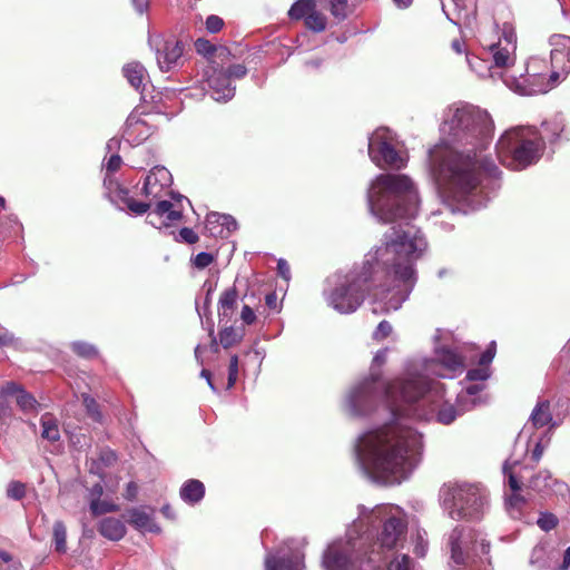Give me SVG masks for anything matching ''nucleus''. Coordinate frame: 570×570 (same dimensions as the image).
<instances>
[{
	"instance_id": "1",
	"label": "nucleus",
	"mask_w": 570,
	"mask_h": 570,
	"mask_svg": "<svg viewBox=\"0 0 570 570\" xmlns=\"http://www.w3.org/2000/svg\"><path fill=\"white\" fill-rule=\"evenodd\" d=\"M366 202L377 222L394 225L383 235L382 244L365 255L361 267L326 278L324 299L341 314L354 313L371 293L374 313L400 309L415 286L416 262L428 249L421 229L409 223L420 206L409 176L377 175L367 189Z\"/></svg>"
},
{
	"instance_id": "2",
	"label": "nucleus",
	"mask_w": 570,
	"mask_h": 570,
	"mask_svg": "<svg viewBox=\"0 0 570 570\" xmlns=\"http://www.w3.org/2000/svg\"><path fill=\"white\" fill-rule=\"evenodd\" d=\"M490 114L471 104L444 109L440 142L428 151V170L445 208L454 214L478 210L501 187V170L483 151L492 141Z\"/></svg>"
},
{
	"instance_id": "3",
	"label": "nucleus",
	"mask_w": 570,
	"mask_h": 570,
	"mask_svg": "<svg viewBox=\"0 0 570 570\" xmlns=\"http://www.w3.org/2000/svg\"><path fill=\"white\" fill-rule=\"evenodd\" d=\"M407 373L393 382L368 374L354 382L344 396V410L353 417L373 414L386 419L382 425L363 432L355 441L358 471L367 480L384 485L400 484L419 465L423 436L403 423Z\"/></svg>"
},
{
	"instance_id": "4",
	"label": "nucleus",
	"mask_w": 570,
	"mask_h": 570,
	"mask_svg": "<svg viewBox=\"0 0 570 570\" xmlns=\"http://www.w3.org/2000/svg\"><path fill=\"white\" fill-rule=\"evenodd\" d=\"M448 336L441 330L434 336L433 358H423L412 364L407 370V383L403 404V423L410 425V421H430L449 425L461 412L456 404L444 400L445 384L431 376L453 379L464 371V358L456 346H449L442 341Z\"/></svg>"
},
{
	"instance_id": "5",
	"label": "nucleus",
	"mask_w": 570,
	"mask_h": 570,
	"mask_svg": "<svg viewBox=\"0 0 570 570\" xmlns=\"http://www.w3.org/2000/svg\"><path fill=\"white\" fill-rule=\"evenodd\" d=\"M353 523H358V535L365 532L370 534L363 542L370 552L367 564L373 570L375 562L381 560V551H391L403 546L407 529L405 512L399 507L386 504L372 510L358 505V518Z\"/></svg>"
},
{
	"instance_id": "6",
	"label": "nucleus",
	"mask_w": 570,
	"mask_h": 570,
	"mask_svg": "<svg viewBox=\"0 0 570 570\" xmlns=\"http://www.w3.org/2000/svg\"><path fill=\"white\" fill-rule=\"evenodd\" d=\"M495 150L503 166L522 170L540 160L544 151V142L538 128L517 126L501 135Z\"/></svg>"
},
{
	"instance_id": "7",
	"label": "nucleus",
	"mask_w": 570,
	"mask_h": 570,
	"mask_svg": "<svg viewBox=\"0 0 570 570\" xmlns=\"http://www.w3.org/2000/svg\"><path fill=\"white\" fill-rule=\"evenodd\" d=\"M444 512L455 521H478L485 513L488 494L478 483L454 481L444 483L439 491Z\"/></svg>"
},
{
	"instance_id": "8",
	"label": "nucleus",
	"mask_w": 570,
	"mask_h": 570,
	"mask_svg": "<svg viewBox=\"0 0 570 570\" xmlns=\"http://www.w3.org/2000/svg\"><path fill=\"white\" fill-rule=\"evenodd\" d=\"M358 523H352L345 537L328 542L321 557L323 570H370L367 564L368 550L363 541L370 538L368 532L357 534Z\"/></svg>"
},
{
	"instance_id": "9",
	"label": "nucleus",
	"mask_w": 570,
	"mask_h": 570,
	"mask_svg": "<svg viewBox=\"0 0 570 570\" xmlns=\"http://www.w3.org/2000/svg\"><path fill=\"white\" fill-rule=\"evenodd\" d=\"M446 546L454 563L453 570H490V544L472 530L455 527L448 537Z\"/></svg>"
},
{
	"instance_id": "10",
	"label": "nucleus",
	"mask_w": 570,
	"mask_h": 570,
	"mask_svg": "<svg viewBox=\"0 0 570 570\" xmlns=\"http://www.w3.org/2000/svg\"><path fill=\"white\" fill-rule=\"evenodd\" d=\"M559 82V72L549 71L543 59L531 58L527 65L525 73L521 70L504 78V85L521 96L546 94Z\"/></svg>"
},
{
	"instance_id": "11",
	"label": "nucleus",
	"mask_w": 570,
	"mask_h": 570,
	"mask_svg": "<svg viewBox=\"0 0 570 570\" xmlns=\"http://www.w3.org/2000/svg\"><path fill=\"white\" fill-rule=\"evenodd\" d=\"M397 146V137L392 130L379 128L368 137V156L381 168L400 169L405 166L406 158Z\"/></svg>"
},
{
	"instance_id": "12",
	"label": "nucleus",
	"mask_w": 570,
	"mask_h": 570,
	"mask_svg": "<svg viewBox=\"0 0 570 570\" xmlns=\"http://www.w3.org/2000/svg\"><path fill=\"white\" fill-rule=\"evenodd\" d=\"M515 50H517V35L514 29L504 23L502 28V36L498 42L489 46V55L492 58L493 66L498 71H507L508 76L513 75L510 68L515 62Z\"/></svg>"
},
{
	"instance_id": "13",
	"label": "nucleus",
	"mask_w": 570,
	"mask_h": 570,
	"mask_svg": "<svg viewBox=\"0 0 570 570\" xmlns=\"http://www.w3.org/2000/svg\"><path fill=\"white\" fill-rule=\"evenodd\" d=\"M171 184L173 176L170 171L164 166H155L145 178L142 194L150 202L170 195L171 198L177 202L185 200L190 204L188 198L180 194H174L173 190H170Z\"/></svg>"
},
{
	"instance_id": "14",
	"label": "nucleus",
	"mask_w": 570,
	"mask_h": 570,
	"mask_svg": "<svg viewBox=\"0 0 570 570\" xmlns=\"http://www.w3.org/2000/svg\"><path fill=\"white\" fill-rule=\"evenodd\" d=\"M264 564L266 570H303L304 554L285 542L278 549L267 551Z\"/></svg>"
},
{
	"instance_id": "15",
	"label": "nucleus",
	"mask_w": 570,
	"mask_h": 570,
	"mask_svg": "<svg viewBox=\"0 0 570 570\" xmlns=\"http://www.w3.org/2000/svg\"><path fill=\"white\" fill-rule=\"evenodd\" d=\"M541 139L544 146L556 149L570 141V128L562 114H556L541 124Z\"/></svg>"
},
{
	"instance_id": "16",
	"label": "nucleus",
	"mask_w": 570,
	"mask_h": 570,
	"mask_svg": "<svg viewBox=\"0 0 570 570\" xmlns=\"http://www.w3.org/2000/svg\"><path fill=\"white\" fill-rule=\"evenodd\" d=\"M207 83L209 95L215 101L226 102L235 96L236 87L232 85L224 68H212L207 71Z\"/></svg>"
},
{
	"instance_id": "17",
	"label": "nucleus",
	"mask_w": 570,
	"mask_h": 570,
	"mask_svg": "<svg viewBox=\"0 0 570 570\" xmlns=\"http://www.w3.org/2000/svg\"><path fill=\"white\" fill-rule=\"evenodd\" d=\"M184 46L180 41L168 39L156 49V59L161 71L167 72L183 65Z\"/></svg>"
},
{
	"instance_id": "18",
	"label": "nucleus",
	"mask_w": 570,
	"mask_h": 570,
	"mask_svg": "<svg viewBox=\"0 0 570 570\" xmlns=\"http://www.w3.org/2000/svg\"><path fill=\"white\" fill-rule=\"evenodd\" d=\"M175 203L164 199L163 197L159 199H153L156 203V206L153 212H150L147 216L148 224L154 227L160 228L163 225H166L161 219L165 217L168 222H177L180 220L183 216V208L180 206L181 202H177L173 199Z\"/></svg>"
},
{
	"instance_id": "19",
	"label": "nucleus",
	"mask_w": 570,
	"mask_h": 570,
	"mask_svg": "<svg viewBox=\"0 0 570 570\" xmlns=\"http://www.w3.org/2000/svg\"><path fill=\"white\" fill-rule=\"evenodd\" d=\"M236 219L227 214L212 212L206 216L205 228L209 236L226 238L237 229Z\"/></svg>"
},
{
	"instance_id": "20",
	"label": "nucleus",
	"mask_w": 570,
	"mask_h": 570,
	"mask_svg": "<svg viewBox=\"0 0 570 570\" xmlns=\"http://www.w3.org/2000/svg\"><path fill=\"white\" fill-rule=\"evenodd\" d=\"M442 2V10L446 18L455 26L471 24L475 20V0H451L453 11H449L444 0Z\"/></svg>"
},
{
	"instance_id": "21",
	"label": "nucleus",
	"mask_w": 570,
	"mask_h": 570,
	"mask_svg": "<svg viewBox=\"0 0 570 570\" xmlns=\"http://www.w3.org/2000/svg\"><path fill=\"white\" fill-rule=\"evenodd\" d=\"M370 570H373L371 566ZM374 570H415L414 560L397 549L381 551V560L375 562Z\"/></svg>"
},
{
	"instance_id": "22",
	"label": "nucleus",
	"mask_w": 570,
	"mask_h": 570,
	"mask_svg": "<svg viewBox=\"0 0 570 570\" xmlns=\"http://www.w3.org/2000/svg\"><path fill=\"white\" fill-rule=\"evenodd\" d=\"M153 132V127L140 118V116L132 112L125 122L122 137L129 144L140 145L150 137Z\"/></svg>"
},
{
	"instance_id": "23",
	"label": "nucleus",
	"mask_w": 570,
	"mask_h": 570,
	"mask_svg": "<svg viewBox=\"0 0 570 570\" xmlns=\"http://www.w3.org/2000/svg\"><path fill=\"white\" fill-rule=\"evenodd\" d=\"M483 389L484 384L482 383H471L463 386L456 394L455 404L462 415L484 402L480 395Z\"/></svg>"
},
{
	"instance_id": "24",
	"label": "nucleus",
	"mask_w": 570,
	"mask_h": 570,
	"mask_svg": "<svg viewBox=\"0 0 570 570\" xmlns=\"http://www.w3.org/2000/svg\"><path fill=\"white\" fill-rule=\"evenodd\" d=\"M127 522L140 532L159 533L160 527L154 521L146 508H132L127 511Z\"/></svg>"
},
{
	"instance_id": "25",
	"label": "nucleus",
	"mask_w": 570,
	"mask_h": 570,
	"mask_svg": "<svg viewBox=\"0 0 570 570\" xmlns=\"http://www.w3.org/2000/svg\"><path fill=\"white\" fill-rule=\"evenodd\" d=\"M122 72L131 87L137 91H144L145 86L149 80V76L146 68L140 62L134 61L125 65Z\"/></svg>"
},
{
	"instance_id": "26",
	"label": "nucleus",
	"mask_w": 570,
	"mask_h": 570,
	"mask_svg": "<svg viewBox=\"0 0 570 570\" xmlns=\"http://www.w3.org/2000/svg\"><path fill=\"white\" fill-rule=\"evenodd\" d=\"M466 61L470 69L481 78L490 77L492 79H501L503 83L504 78H508L507 71L504 72L495 70L494 66H490L483 58L466 55Z\"/></svg>"
},
{
	"instance_id": "27",
	"label": "nucleus",
	"mask_w": 570,
	"mask_h": 570,
	"mask_svg": "<svg viewBox=\"0 0 570 570\" xmlns=\"http://www.w3.org/2000/svg\"><path fill=\"white\" fill-rule=\"evenodd\" d=\"M179 497L185 503L195 505L204 499L205 485L197 479H189L181 484Z\"/></svg>"
},
{
	"instance_id": "28",
	"label": "nucleus",
	"mask_w": 570,
	"mask_h": 570,
	"mask_svg": "<svg viewBox=\"0 0 570 570\" xmlns=\"http://www.w3.org/2000/svg\"><path fill=\"white\" fill-rule=\"evenodd\" d=\"M99 533L108 540L119 541L126 534L125 523L114 517L104 518L98 527Z\"/></svg>"
},
{
	"instance_id": "29",
	"label": "nucleus",
	"mask_w": 570,
	"mask_h": 570,
	"mask_svg": "<svg viewBox=\"0 0 570 570\" xmlns=\"http://www.w3.org/2000/svg\"><path fill=\"white\" fill-rule=\"evenodd\" d=\"M551 483H553L557 487V490L561 494H566L569 492V488L567 487V484L558 480H552L550 472L547 470L540 471L530 480V487L538 492H542L549 489L551 487Z\"/></svg>"
},
{
	"instance_id": "30",
	"label": "nucleus",
	"mask_w": 570,
	"mask_h": 570,
	"mask_svg": "<svg viewBox=\"0 0 570 570\" xmlns=\"http://www.w3.org/2000/svg\"><path fill=\"white\" fill-rule=\"evenodd\" d=\"M237 298H238V294L234 286L225 289L222 293L219 301H218L219 322H224V321L228 322L229 321L230 313L233 312V309L236 306Z\"/></svg>"
},
{
	"instance_id": "31",
	"label": "nucleus",
	"mask_w": 570,
	"mask_h": 570,
	"mask_svg": "<svg viewBox=\"0 0 570 570\" xmlns=\"http://www.w3.org/2000/svg\"><path fill=\"white\" fill-rule=\"evenodd\" d=\"M40 424L42 428L41 438L49 442H57L60 440V431L57 419L50 414L45 413L40 417Z\"/></svg>"
},
{
	"instance_id": "32",
	"label": "nucleus",
	"mask_w": 570,
	"mask_h": 570,
	"mask_svg": "<svg viewBox=\"0 0 570 570\" xmlns=\"http://www.w3.org/2000/svg\"><path fill=\"white\" fill-rule=\"evenodd\" d=\"M104 188L106 197L115 205L117 208L120 207V198L122 197L121 191H128L127 188H124L119 185L117 179L111 174H105L104 178Z\"/></svg>"
},
{
	"instance_id": "33",
	"label": "nucleus",
	"mask_w": 570,
	"mask_h": 570,
	"mask_svg": "<svg viewBox=\"0 0 570 570\" xmlns=\"http://www.w3.org/2000/svg\"><path fill=\"white\" fill-rule=\"evenodd\" d=\"M550 65L552 70L558 71L559 77L566 76L570 71V52H563L559 49H551Z\"/></svg>"
},
{
	"instance_id": "34",
	"label": "nucleus",
	"mask_w": 570,
	"mask_h": 570,
	"mask_svg": "<svg viewBox=\"0 0 570 570\" xmlns=\"http://www.w3.org/2000/svg\"><path fill=\"white\" fill-rule=\"evenodd\" d=\"M552 420V415L550 413V404L548 401L538 403L533 409L530 421L533 428H543Z\"/></svg>"
},
{
	"instance_id": "35",
	"label": "nucleus",
	"mask_w": 570,
	"mask_h": 570,
	"mask_svg": "<svg viewBox=\"0 0 570 570\" xmlns=\"http://www.w3.org/2000/svg\"><path fill=\"white\" fill-rule=\"evenodd\" d=\"M122 197L120 198V210H124L125 207H127L132 214L140 216L147 213L151 206L153 202H138L129 196L128 191H121Z\"/></svg>"
},
{
	"instance_id": "36",
	"label": "nucleus",
	"mask_w": 570,
	"mask_h": 570,
	"mask_svg": "<svg viewBox=\"0 0 570 570\" xmlns=\"http://www.w3.org/2000/svg\"><path fill=\"white\" fill-rule=\"evenodd\" d=\"M70 348L77 356L85 360H94L99 356L97 346L86 341H73L70 343Z\"/></svg>"
},
{
	"instance_id": "37",
	"label": "nucleus",
	"mask_w": 570,
	"mask_h": 570,
	"mask_svg": "<svg viewBox=\"0 0 570 570\" xmlns=\"http://www.w3.org/2000/svg\"><path fill=\"white\" fill-rule=\"evenodd\" d=\"M316 3L314 0H297L294 2L288 10L291 19L299 20L306 19V17L314 10Z\"/></svg>"
},
{
	"instance_id": "38",
	"label": "nucleus",
	"mask_w": 570,
	"mask_h": 570,
	"mask_svg": "<svg viewBox=\"0 0 570 570\" xmlns=\"http://www.w3.org/2000/svg\"><path fill=\"white\" fill-rule=\"evenodd\" d=\"M243 330H235L233 326H226L219 332V343L224 348L239 343L243 340Z\"/></svg>"
},
{
	"instance_id": "39",
	"label": "nucleus",
	"mask_w": 570,
	"mask_h": 570,
	"mask_svg": "<svg viewBox=\"0 0 570 570\" xmlns=\"http://www.w3.org/2000/svg\"><path fill=\"white\" fill-rule=\"evenodd\" d=\"M16 401L20 410L27 414L37 413L39 411V402L27 391H20Z\"/></svg>"
},
{
	"instance_id": "40",
	"label": "nucleus",
	"mask_w": 570,
	"mask_h": 570,
	"mask_svg": "<svg viewBox=\"0 0 570 570\" xmlns=\"http://www.w3.org/2000/svg\"><path fill=\"white\" fill-rule=\"evenodd\" d=\"M304 22L306 28L314 32H322L326 28V17L322 12L317 11L316 7L306 17Z\"/></svg>"
},
{
	"instance_id": "41",
	"label": "nucleus",
	"mask_w": 570,
	"mask_h": 570,
	"mask_svg": "<svg viewBox=\"0 0 570 570\" xmlns=\"http://www.w3.org/2000/svg\"><path fill=\"white\" fill-rule=\"evenodd\" d=\"M67 531L62 521H56L53 524V542L56 551L66 552Z\"/></svg>"
},
{
	"instance_id": "42",
	"label": "nucleus",
	"mask_w": 570,
	"mask_h": 570,
	"mask_svg": "<svg viewBox=\"0 0 570 570\" xmlns=\"http://www.w3.org/2000/svg\"><path fill=\"white\" fill-rule=\"evenodd\" d=\"M331 13L337 20H344L352 13L348 0H331Z\"/></svg>"
},
{
	"instance_id": "43",
	"label": "nucleus",
	"mask_w": 570,
	"mask_h": 570,
	"mask_svg": "<svg viewBox=\"0 0 570 570\" xmlns=\"http://www.w3.org/2000/svg\"><path fill=\"white\" fill-rule=\"evenodd\" d=\"M90 510L94 515H100L107 512H114L118 510V505L102 501L100 499L98 500H91L90 502Z\"/></svg>"
},
{
	"instance_id": "44",
	"label": "nucleus",
	"mask_w": 570,
	"mask_h": 570,
	"mask_svg": "<svg viewBox=\"0 0 570 570\" xmlns=\"http://www.w3.org/2000/svg\"><path fill=\"white\" fill-rule=\"evenodd\" d=\"M0 570H23L19 560L13 559L10 553L0 549Z\"/></svg>"
},
{
	"instance_id": "45",
	"label": "nucleus",
	"mask_w": 570,
	"mask_h": 570,
	"mask_svg": "<svg viewBox=\"0 0 570 570\" xmlns=\"http://www.w3.org/2000/svg\"><path fill=\"white\" fill-rule=\"evenodd\" d=\"M83 405L87 410L88 415L95 421L100 422L101 421V413L99 411V406L94 397H91L88 394L82 395Z\"/></svg>"
},
{
	"instance_id": "46",
	"label": "nucleus",
	"mask_w": 570,
	"mask_h": 570,
	"mask_svg": "<svg viewBox=\"0 0 570 570\" xmlns=\"http://www.w3.org/2000/svg\"><path fill=\"white\" fill-rule=\"evenodd\" d=\"M537 524L541 530L548 532L558 525V518L550 512H541Z\"/></svg>"
},
{
	"instance_id": "47",
	"label": "nucleus",
	"mask_w": 570,
	"mask_h": 570,
	"mask_svg": "<svg viewBox=\"0 0 570 570\" xmlns=\"http://www.w3.org/2000/svg\"><path fill=\"white\" fill-rule=\"evenodd\" d=\"M551 49H559L563 52H570V37L564 35H553L550 37Z\"/></svg>"
},
{
	"instance_id": "48",
	"label": "nucleus",
	"mask_w": 570,
	"mask_h": 570,
	"mask_svg": "<svg viewBox=\"0 0 570 570\" xmlns=\"http://www.w3.org/2000/svg\"><path fill=\"white\" fill-rule=\"evenodd\" d=\"M238 367H239L238 356L236 354L232 355V357L229 360V365H228V379H227V389L228 390L234 387V385L238 379Z\"/></svg>"
},
{
	"instance_id": "49",
	"label": "nucleus",
	"mask_w": 570,
	"mask_h": 570,
	"mask_svg": "<svg viewBox=\"0 0 570 570\" xmlns=\"http://www.w3.org/2000/svg\"><path fill=\"white\" fill-rule=\"evenodd\" d=\"M524 503L523 498L514 493L507 500V508L513 519L520 518V505Z\"/></svg>"
},
{
	"instance_id": "50",
	"label": "nucleus",
	"mask_w": 570,
	"mask_h": 570,
	"mask_svg": "<svg viewBox=\"0 0 570 570\" xmlns=\"http://www.w3.org/2000/svg\"><path fill=\"white\" fill-rule=\"evenodd\" d=\"M26 494V487L23 483L12 481L7 489V495L13 500H21Z\"/></svg>"
},
{
	"instance_id": "51",
	"label": "nucleus",
	"mask_w": 570,
	"mask_h": 570,
	"mask_svg": "<svg viewBox=\"0 0 570 570\" xmlns=\"http://www.w3.org/2000/svg\"><path fill=\"white\" fill-rule=\"evenodd\" d=\"M387 352H389L387 348H382V350L376 352V354H375V356L373 358V363H372V366H371V373L370 374H375L379 377H382L380 375V373H379V368L385 363L386 357H387Z\"/></svg>"
},
{
	"instance_id": "52",
	"label": "nucleus",
	"mask_w": 570,
	"mask_h": 570,
	"mask_svg": "<svg viewBox=\"0 0 570 570\" xmlns=\"http://www.w3.org/2000/svg\"><path fill=\"white\" fill-rule=\"evenodd\" d=\"M490 376V372L488 367H478V368H471L466 373V380L470 382L475 381H485Z\"/></svg>"
},
{
	"instance_id": "53",
	"label": "nucleus",
	"mask_w": 570,
	"mask_h": 570,
	"mask_svg": "<svg viewBox=\"0 0 570 570\" xmlns=\"http://www.w3.org/2000/svg\"><path fill=\"white\" fill-rule=\"evenodd\" d=\"M214 262V256L207 252H200L193 258V264L196 268L203 269Z\"/></svg>"
},
{
	"instance_id": "54",
	"label": "nucleus",
	"mask_w": 570,
	"mask_h": 570,
	"mask_svg": "<svg viewBox=\"0 0 570 570\" xmlns=\"http://www.w3.org/2000/svg\"><path fill=\"white\" fill-rule=\"evenodd\" d=\"M205 23L207 31L210 33L219 32L224 27V20L216 14L208 16Z\"/></svg>"
},
{
	"instance_id": "55",
	"label": "nucleus",
	"mask_w": 570,
	"mask_h": 570,
	"mask_svg": "<svg viewBox=\"0 0 570 570\" xmlns=\"http://www.w3.org/2000/svg\"><path fill=\"white\" fill-rule=\"evenodd\" d=\"M196 51L203 56H210L215 52L216 48L210 41L199 38L195 42Z\"/></svg>"
},
{
	"instance_id": "56",
	"label": "nucleus",
	"mask_w": 570,
	"mask_h": 570,
	"mask_svg": "<svg viewBox=\"0 0 570 570\" xmlns=\"http://www.w3.org/2000/svg\"><path fill=\"white\" fill-rule=\"evenodd\" d=\"M392 333V325L387 321L379 323L376 330L373 333V338L381 341L386 338Z\"/></svg>"
},
{
	"instance_id": "57",
	"label": "nucleus",
	"mask_w": 570,
	"mask_h": 570,
	"mask_svg": "<svg viewBox=\"0 0 570 570\" xmlns=\"http://www.w3.org/2000/svg\"><path fill=\"white\" fill-rule=\"evenodd\" d=\"M225 71L228 75V79H242L247 75V68L244 65L236 63L229 66Z\"/></svg>"
},
{
	"instance_id": "58",
	"label": "nucleus",
	"mask_w": 570,
	"mask_h": 570,
	"mask_svg": "<svg viewBox=\"0 0 570 570\" xmlns=\"http://www.w3.org/2000/svg\"><path fill=\"white\" fill-rule=\"evenodd\" d=\"M178 237H179L178 240L187 243V244H195L198 242V238H199L198 235L191 228H188V227H183L179 230Z\"/></svg>"
},
{
	"instance_id": "59",
	"label": "nucleus",
	"mask_w": 570,
	"mask_h": 570,
	"mask_svg": "<svg viewBox=\"0 0 570 570\" xmlns=\"http://www.w3.org/2000/svg\"><path fill=\"white\" fill-rule=\"evenodd\" d=\"M121 163H122V159L118 154L111 155L105 165L106 174L114 175V173L120 168Z\"/></svg>"
},
{
	"instance_id": "60",
	"label": "nucleus",
	"mask_w": 570,
	"mask_h": 570,
	"mask_svg": "<svg viewBox=\"0 0 570 570\" xmlns=\"http://www.w3.org/2000/svg\"><path fill=\"white\" fill-rule=\"evenodd\" d=\"M16 338L7 328L0 327V348L12 346Z\"/></svg>"
},
{
	"instance_id": "61",
	"label": "nucleus",
	"mask_w": 570,
	"mask_h": 570,
	"mask_svg": "<svg viewBox=\"0 0 570 570\" xmlns=\"http://www.w3.org/2000/svg\"><path fill=\"white\" fill-rule=\"evenodd\" d=\"M240 318L246 325H252L256 321V314L248 305H244L240 312Z\"/></svg>"
},
{
	"instance_id": "62",
	"label": "nucleus",
	"mask_w": 570,
	"mask_h": 570,
	"mask_svg": "<svg viewBox=\"0 0 570 570\" xmlns=\"http://www.w3.org/2000/svg\"><path fill=\"white\" fill-rule=\"evenodd\" d=\"M426 551H428V541L419 532L416 535V543H415L414 552L417 557H424Z\"/></svg>"
},
{
	"instance_id": "63",
	"label": "nucleus",
	"mask_w": 570,
	"mask_h": 570,
	"mask_svg": "<svg viewBox=\"0 0 570 570\" xmlns=\"http://www.w3.org/2000/svg\"><path fill=\"white\" fill-rule=\"evenodd\" d=\"M277 272L283 279L289 281L291 269L288 263L284 258H279L277 261Z\"/></svg>"
},
{
	"instance_id": "64",
	"label": "nucleus",
	"mask_w": 570,
	"mask_h": 570,
	"mask_svg": "<svg viewBox=\"0 0 570 570\" xmlns=\"http://www.w3.org/2000/svg\"><path fill=\"white\" fill-rule=\"evenodd\" d=\"M20 391H24V390L21 389L19 385H17L14 382H7L1 389V393L6 396H10V395L17 396L20 393Z\"/></svg>"
}]
</instances>
